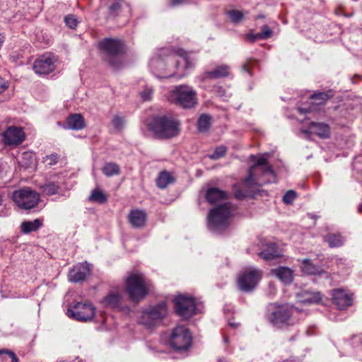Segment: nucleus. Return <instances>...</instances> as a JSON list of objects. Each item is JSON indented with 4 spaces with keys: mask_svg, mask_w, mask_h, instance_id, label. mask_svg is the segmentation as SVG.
<instances>
[{
    "mask_svg": "<svg viewBox=\"0 0 362 362\" xmlns=\"http://www.w3.org/2000/svg\"><path fill=\"white\" fill-rule=\"evenodd\" d=\"M59 160V156L57 154H51L49 156H47L44 158V161L49 165H55Z\"/></svg>",
    "mask_w": 362,
    "mask_h": 362,
    "instance_id": "obj_44",
    "label": "nucleus"
},
{
    "mask_svg": "<svg viewBox=\"0 0 362 362\" xmlns=\"http://www.w3.org/2000/svg\"><path fill=\"white\" fill-rule=\"evenodd\" d=\"M121 301V296L119 293H111L105 297L103 303L105 307L116 308L119 307Z\"/></svg>",
    "mask_w": 362,
    "mask_h": 362,
    "instance_id": "obj_32",
    "label": "nucleus"
},
{
    "mask_svg": "<svg viewBox=\"0 0 362 362\" xmlns=\"http://www.w3.org/2000/svg\"><path fill=\"white\" fill-rule=\"evenodd\" d=\"M153 94V88L148 86L144 88L141 92V96L144 100H148L151 98Z\"/></svg>",
    "mask_w": 362,
    "mask_h": 362,
    "instance_id": "obj_45",
    "label": "nucleus"
},
{
    "mask_svg": "<svg viewBox=\"0 0 362 362\" xmlns=\"http://www.w3.org/2000/svg\"><path fill=\"white\" fill-rule=\"evenodd\" d=\"M100 49L107 55L106 60L115 69L120 66V61L118 54L122 52L123 44L120 40L106 38L99 44Z\"/></svg>",
    "mask_w": 362,
    "mask_h": 362,
    "instance_id": "obj_8",
    "label": "nucleus"
},
{
    "mask_svg": "<svg viewBox=\"0 0 362 362\" xmlns=\"http://www.w3.org/2000/svg\"><path fill=\"white\" fill-rule=\"evenodd\" d=\"M167 313V304L162 302L156 306L144 310L141 313L139 322L146 327H151L161 320Z\"/></svg>",
    "mask_w": 362,
    "mask_h": 362,
    "instance_id": "obj_9",
    "label": "nucleus"
},
{
    "mask_svg": "<svg viewBox=\"0 0 362 362\" xmlns=\"http://www.w3.org/2000/svg\"><path fill=\"white\" fill-rule=\"evenodd\" d=\"M4 37L0 33V47L1 46L4 42Z\"/></svg>",
    "mask_w": 362,
    "mask_h": 362,
    "instance_id": "obj_61",
    "label": "nucleus"
},
{
    "mask_svg": "<svg viewBox=\"0 0 362 362\" xmlns=\"http://www.w3.org/2000/svg\"><path fill=\"white\" fill-rule=\"evenodd\" d=\"M262 272L252 269L241 273L238 279L239 288L244 292H250L257 286L262 279Z\"/></svg>",
    "mask_w": 362,
    "mask_h": 362,
    "instance_id": "obj_14",
    "label": "nucleus"
},
{
    "mask_svg": "<svg viewBox=\"0 0 362 362\" xmlns=\"http://www.w3.org/2000/svg\"><path fill=\"white\" fill-rule=\"evenodd\" d=\"M211 121V116L205 114V132H206L210 128Z\"/></svg>",
    "mask_w": 362,
    "mask_h": 362,
    "instance_id": "obj_49",
    "label": "nucleus"
},
{
    "mask_svg": "<svg viewBox=\"0 0 362 362\" xmlns=\"http://www.w3.org/2000/svg\"><path fill=\"white\" fill-rule=\"evenodd\" d=\"M354 78H358V80H362V76L361 75H355L353 78H352V81H353V83H355L356 81H354Z\"/></svg>",
    "mask_w": 362,
    "mask_h": 362,
    "instance_id": "obj_59",
    "label": "nucleus"
},
{
    "mask_svg": "<svg viewBox=\"0 0 362 362\" xmlns=\"http://www.w3.org/2000/svg\"><path fill=\"white\" fill-rule=\"evenodd\" d=\"M230 68L227 64L216 66L213 70L205 72V75L213 79L222 78L230 75Z\"/></svg>",
    "mask_w": 362,
    "mask_h": 362,
    "instance_id": "obj_26",
    "label": "nucleus"
},
{
    "mask_svg": "<svg viewBox=\"0 0 362 362\" xmlns=\"http://www.w3.org/2000/svg\"><path fill=\"white\" fill-rule=\"evenodd\" d=\"M112 123L115 129L120 131L124 126V119L119 115H115L112 118Z\"/></svg>",
    "mask_w": 362,
    "mask_h": 362,
    "instance_id": "obj_42",
    "label": "nucleus"
},
{
    "mask_svg": "<svg viewBox=\"0 0 362 362\" xmlns=\"http://www.w3.org/2000/svg\"><path fill=\"white\" fill-rule=\"evenodd\" d=\"M298 110L301 114H306L312 111L310 107L309 108L298 107Z\"/></svg>",
    "mask_w": 362,
    "mask_h": 362,
    "instance_id": "obj_54",
    "label": "nucleus"
},
{
    "mask_svg": "<svg viewBox=\"0 0 362 362\" xmlns=\"http://www.w3.org/2000/svg\"><path fill=\"white\" fill-rule=\"evenodd\" d=\"M204 128V115H201L198 120V129L199 132H202Z\"/></svg>",
    "mask_w": 362,
    "mask_h": 362,
    "instance_id": "obj_51",
    "label": "nucleus"
},
{
    "mask_svg": "<svg viewBox=\"0 0 362 362\" xmlns=\"http://www.w3.org/2000/svg\"><path fill=\"white\" fill-rule=\"evenodd\" d=\"M192 334L183 326H177L172 332L170 342L172 347L178 351L187 350L192 344Z\"/></svg>",
    "mask_w": 362,
    "mask_h": 362,
    "instance_id": "obj_11",
    "label": "nucleus"
},
{
    "mask_svg": "<svg viewBox=\"0 0 362 362\" xmlns=\"http://www.w3.org/2000/svg\"><path fill=\"white\" fill-rule=\"evenodd\" d=\"M54 57L50 54L41 56L33 64L35 72L39 75L48 74L55 69Z\"/></svg>",
    "mask_w": 362,
    "mask_h": 362,
    "instance_id": "obj_16",
    "label": "nucleus"
},
{
    "mask_svg": "<svg viewBox=\"0 0 362 362\" xmlns=\"http://www.w3.org/2000/svg\"><path fill=\"white\" fill-rule=\"evenodd\" d=\"M247 39L252 43L255 42L257 40H262V37H259V33H250L247 35Z\"/></svg>",
    "mask_w": 362,
    "mask_h": 362,
    "instance_id": "obj_47",
    "label": "nucleus"
},
{
    "mask_svg": "<svg viewBox=\"0 0 362 362\" xmlns=\"http://www.w3.org/2000/svg\"><path fill=\"white\" fill-rule=\"evenodd\" d=\"M228 325L233 328H238L240 326V323L228 321Z\"/></svg>",
    "mask_w": 362,
    "mask_h": 362,
    "instance_id": "obj_56",
    "label": "nucleus"
},
{
    "mask_svg": "<svg viewBox=\"0 0 362 362\" xmlns=\"http://www.w3.org/2000/svg\"><path fill=\"white\" fill-rule=\"evenodd\" d=\"M270 182L269 180L259 182L252 177V170H248L247 176L244 180L233 185V192L237 199L242 200L247 197H254L259 190V187Z\"/></svg>",
    "mask_w": 362,
    "mask_h": 362,
    "instance_id": "obj_6",
    "label": "nucleus"
},
{
    "mask_svg": "<svg viewBox=\"0 0 362 362\" xmlns=\"http://www.w3.org/2000/svg\"><path fill=\"white\" fill-rule=\"evenodd\" d=\"M301 132L309 136L315 134L321 139H327L330 136V127L327 124L312 122L308 129H303Z\"/></svg>",
    "mask_w": 362,
    "mask_h": 362,
    "instance_id": "obj_20",
    "label": "nucleus"
},
{
    "mask_svg": "<svg viewBox=\"0 0 362 362\" xmlns=\"http://www.w3.org/2000/svg\"><path fill=\"white\" fill-rule=\"evenodd\" d=\"M225 13L228 16L230 21L234 23L238 24L244 18V14L242 11L236 9L226 11Z\"/></svg>",
    "mask_w": 362,
    "mask_h": 362,
    "instance_id": "obj_36",
    "label": "nucleus"
},
{
    "mask_svg": "<svg viewBox=\"0 0 362 362\" xmlns=\"http://www.w3.org/2000/svg\"><path fill=\"white\" fill-rule=\"evenodd\" d=\"M64 23L71 29H75L78 23V21L74 15H68L64 18Z\"/></svg>",
    "mask_w": 362,
    "mask_h": 362,
    "instance_id": "obj_41",
    "label": "nucleus"
},
{
    "mask_svg": "<svg viewBox=\"0 0 362 362\" xmlns=\"http://www.w3.org/2000/svg\"><path fill=\"white\" fill-rule=\"evenodd\" d=\"M25 139V133L22 128L9 127L3 133V141L7 146H18Z\"/></svg>",
    "mask_w": 362,
    "mask_h": 362,
    "instance_id": "obj_17",
    "label": "nucleus"
},
{
    "mask_svg": "<svg viewBox=\"0 0 362 362\" xmlns=\"http://www.w3.org/2000/svg\"><path fill=\"white\" fill-rule=\"evenodd\" d=\"M232 213V204L230 202L216 206L208 214V228L216 232L225 230L229 226Z\"/></svg>",
    "mask_w": 362,
    "mask_h": 362,
    "instance_id": "obj_4",
    "label": "nucleus"
},
{
    "mask_svg": "<svg viewBox=\"0 0 362 362\" xmlns=\"http://www.w3.org/2000/svg\"><path fill=\"white\" fill-rule=\"evenodd\" d=\"M227 151V148L224 146H220L216 147L213 153L208 155V157L211 160H218L221 158L225 156Z\"/></svg>",
    "mask_w": 362,
    "mask_h": 362,
    "instance_id": "obj_38",
    "label": "nucleus"
},
{
    "mask_svg": "<svg viewBox=\"0 0 362 362\" xmlns=\"http://www.w3.org/2000/svg\"><path fill=\"white\" fill-rule=\"evenodd\" d=\"M248 170H252V177L260 182L262 180H268L267 178H262L266 175L271 176L272 179H274L276 177L272 167L269 165L268 159L265 156L259 157ZM269 180L271 181L270 179Z\"/></svg>",
    "mask_w": 362,
    "mask_h": 362,
    "instance_id": "obj_15",
    "label": "nucleus"
},
{
    "mask_svg": "<svg viewBox=\"0 0 362 362\" xmlns=\"http://www.w3.org/2000/svg\"><path fill=\"white\" fill-rule=\"evenodd\" d=\"M228 198L227 192L221 190L216 187H211L207 189L205 193V199L210 203H215Z\"/></svg>",
    "mask_w": 362,
    "mask_h": 362,
    "instance_id": "obj_23",
    "label": "nucleus"
},
{
    "mask_svg": "<svg viewBox=\"0 0 362 362\" xmlns=\"http://www.w3.org/2000/svg\"><path fill=\"white\" fill-rule=\"evenodd\" d=\"M258 255L264 260H273L281 257L278 245L272 242L263 245L262 251Z\"/></svg>",
    "mask_w": 362,
    "mask_h": 362,
    "instance_id": "obj_22",
    "label": "nucleus"
},
{
    "mask_svg": "<svg viewBox=\"0 0 362 362\" xmlns=\"http://www.w3.org/2000/svg\"><path fill=\"white\" fill-rule=\"evenodd\" d=\"M23 159H28L29 160H30V163H26L27 165H30L33 162V154L31 153L25 152V153H23Z\"/></svg>",
    "mask_w": 362,
    "mask_h": 362,
    "instance_id": "obj_50",
    "label": "nucleus"
},
{
    "mask_svg": "<svg viewBox=\"0 0 362 362\" xmlns=\"http://www.w3.org/2000/svg\"><path fill=\"white\" fill-rule=\"evenodd\" d=\"M216 362H230V361H228V359H226V358L224 357H222V358H219Z\"/></svg>",
    "mask_w": 362,
    "mask_h": 362,
    "instance_id": "obj_58",
    "label": "nucleus"
},
{
    "mask_svg": "<svg viewBox=\"0 0 362 362\" xmlns=\"http://www.w3.org/2000/svg\"><path fill=\"white\" fill-rule=\"evenodd\" d=\"M334 96L333 91L329 90L326 92H315L310 97V103L313 105H321Z\"/></svg>",
    "mask_w": 362,
    "mask_h": 362,
    "instance_id": "obj_27",
    "label": "nucleus"
},
{
    "mask_svg": "<svg viewBox=\"0 0 362 362\" xmlns=\"http://www.w3.org/2000/svg\"><path fill=\"white\" fill-rule=\"evenodd\" d=\"M335 13H336L337 15H338V16L343 15V16H346V17H347V16H346V15L344 14V13H342V11L340 10V8H337V9H336V10H335Z\"/></svg>",
    "mask_w": 362,
    "mask_h": 362,
    "instance_id": "obj_57",
    "label": "nucleus"
},
{
    "mask_svg": "<svg viewBox=\"0 0 362 362\" xmlns=\"http://www.w3.org/2000/svg\"><path fill=\"white\" fill-rule=\"evenodd\" d=\"M264 18V15L262 14H259L257 16V18Z\"/></svg>",
    "mask_w": 362,
    "mask_h": 362,
    "instance_id": "obj_63",
    "label": "nucleus"
},
{
    "mask_svg": "<svg viewBox=\"0 0 362 362\" xmlns=\"http://www.w3.org/2000/svg\"><path fill=\"white\" fill-rule=\"evenodd\" d=\"M170 100L184 108H192L197 104L195 91L189 86H176L170 93Z\"/></svg>",
    "mask_w": 362,
    "mask_h": 362,
    "instance_id": "obj_7",
    "label": "nucleus"
},
{
    "mask_svg": "<svg viewBox=\"0 0 362 362\" xmlns=\"http://www.w3.org/2000/svg\"><path fill=\"white\" fill-rule=\"evenodd\" d=\"M293 270L287 267H279L272 269L271 274L280 280L284 284H291L293 280Z\"/></svg>",
    "mask_w": 362,
    "mask_h": 362,
    "instance_id": "obj_21",
    "label": "nucleus"
},
{
    "mask_svg": "<svg viewBox=\"0 0 362 362\" xmlns=\"http://www.w3.org/2000/svg\"><path fill=\"white\" fill-rule=\"evenodd\" d=\"M301 272L307 275H321L324 273V270L319 266L313 264V261L309 259H304L301 261Z\"/></svg>",
    "mask_w": 362,
    "mask_h": 362,
    "instance_id": "obj_25",
    "label": "nucleus"
},
{
    "mask_svg": "<svg viewBox=\"0 0 362 362\" xmlns=\"http://www.w3.org/2000/svg\"><path fill=\"white\" fill-rule=\"evenodd\" d=\"M66 125L67 129L80 130L85 127V121L80 114H73L67 117Z\"/></svg>",
    "mask_w": 362,
    "mask_h": 362,
    "instance_id": "obj_28",
    "label": "nucleus"
},
{
    "mask_svg": "<svg viewBox=\"0 0 362 362\" xmlns=\"http://www.w3.org/2000/svg\"><path fill=\"white\" fill-rule=\"evenodd\" d=\"M173 301L176 313L183 319H189L196 313L197 306L194 298L178 295Z\"/></svg>",
    "mask_w": 362,
    "mask_h": 362,
    "instance_id": "obj_12",
    "label": "nucleus"
},
{
    "mask_svg": "<svg viewBox=\"0 0 362 362\" xmlns=\"http://www.w3.org/2000/svg\"><path fill=\"white\" fill-rule=\"evenodd\" d=\"M330 247H339L344 244L345 238L340 233H328L324 238Z\"/></svg>",
    "mask_w": 362,
    "mask_h": 362,
    "instance_id": "obj_30",
    "label": "nucleus"
},
{
    "mask_svg": "<svg viewBox=\"0 0 362 362\" xmlns=\"http://www.w3.org/2000/svg\"><path fill=\"white\" fill-rule=\"evenodd\" d=\"M243 71H246V72H248L250 74H251L249 69L247 68V66L246 64L243 65Z\"/></svg>",
    "mask_w": 362,
    "mask_h": 362,
    "instance_id": "obj_60",
    "label": "nucleus"
},
{
    "mask_svg": "<svg viewBox=\"0 0 362 362\" xmlns=\"http://www.w3.org/2000/svg\"><path fill=\"white\" fill-rule=\"evenodd\" d=\"M214 91L218 97L224 101L228 100L231 96V94L230 93H227V91L221 86H214Z\"/></svg>",
    "mask_w": 362,
    "mask_h": 362,
    "instance_id": "obj_39",
    "label": "nucleus"
},
{
    "mask_svg": "<svg viewBox=\"0 0 362 362\" xmlns=\"http://www.w3.org/2000/svg\"><path fill=\"white\" fill-rule=\"evenodd\" d=\"M186 1L187 0H171L170 4L172 6H175L185 3Z\"/></svg>",
    "mask_w": 362,
    "mask_h": 362,
    "instance_id": "obj_53",
    "label": "nucleus"
},
{
    "mask_svg": "<svg viewBox=\"0 0 362 362\" xmlns=\"http://www.w3.org/2000/svg\"><path fill=\"white\" fill-rule=\"evenodd\" d=\"M180 122L173 117L156 116L149 124V129L157 139H169L180 134Z\"/></svg>",
    "mask_w": 362,
    "mask_h": 362,
    "instance_id": "obj_3",
    "label": "nucleus"
},
{
    "mask_svg": "<svg viewBox=\"0 0 362 362\" xmlns=\"http://www.w3.org/2000/svg\"><path fill=\"white\" fill-rule=\"evenodd\" d=\"M358 213H362V204H361L358 207Z\"/></svg>",
    "mask_w": 362,
    "mask_h": 362,
    "instance_id": "obj_62",
    "label": "nucleus"
},
{
    "mask_svg": "<svg viewBox=\"0 0 362 362\" xmlns=\"http://www.w3.org/2000/svg\"><path fill=\"white\" fill-rule=\"evenodd\" d=\"M224 341H225V342H227V341H228V337H225V338H224Z\"/></svg>",
    "mask_w": 362,
    "mask_h": 362,
    "instance_id": "obj_64",
    "label": "nucleus"
},
{
    "mask_svg": "<svg viewBox=\"0 0 362 362\" xmlns=\"http://www.w3.org/2000/svg\"><path fill=\"white\" fill-rule=\"evenodd\" d=\"M60 188L59 183L54 182H50L40 186L42 193L47 196L58 194Z\"/></svg>",
    "mask_w": 362,
    "mask_h": 362,
    "instance_id": "obj_33",
    "label": "nucleus"
},
{
    "mask_svg": "<svg viewBox=\"0 0 362 362\" xmlns=\"http://www.w3.org/2000/svg\"><path fill=\"white\" fill-rule=\"evenodd\" d=\"M333 303L339 310H345L353 303V294L343 288H334L331 293Z\"/></svg>",
    "mask_w": 362,
    "mask_h": 362,
    "instance_id": "obj_18",
    "label": "nucleus"
},
{
    "mask_svg": "<svg viewBox=\"0 0 362 362\" xmlns=\"http://www.w3.org/2000/svg\"><path fill=\"white\" fill-rule=\"evenodd\" d=\"M8 81L0 76V93L6 90L8 88Z\"/></svg>",
    "mask_w": 362,
    "mask_h": 362,
    "instance_id": "obj_48",
    "label": "nucleus"
},
{
    "mask_svg": "<svg viewBox=\"0 0 362 362\" xmlns=\"http://www.w3.org/2000/svg\"><path fill=\"white\" fill-rule=\"evenodd\" d=\"M12 199L18 207L30 209L37 205L40 196L35 191L30 188H23L13 192Z\"/></svg>",
    "mask_w": 362,
    "mask_h": 362,
    "instance_id": "obj_10",
    "label": "nucleus"
},
{
    "mask_svg": "<svg viewBox=\"0 0 362 362\" xmlns=\"http://www.w3.org/2000/svg\"><path fill=\"white\" fill-rule=\"evenodd\" d=\"M306 316V313L288 303L278 305L269 316L270 323L275 327L282 329L299 323Z\"/></svg>",
    "mask_w": 362,
    "mask_h": 362,
    "instance_id": "obj_2",
    "label": "nucleus"
},
{
    "mask_svg": "<svg viewBox=\"0 0 362 362\" xmlns=\"http://www.w3.org/2000/svg\"><path fill=\"white\" fill-rule=\"evenodd\" d=\"M146 214L141 210H132L129 214V221L134 228H141L145 225Z\"/></svg>",
    "mask_w": 362,
    "mask_h": 362,
    "instance_id": "obj_24",
    "label": "nucleus"
},
{
    "mask_svg": "<svg viewBox=\"0 0 362 362\" xmlns=\"http://www.w3.org/2000/svg\"><path fill=\"white\" fill-rule=\"evenodd\" d=\"M321 295L320 293H314L312 297L306 298L304 301L308 303H318L321 300Z\"/></svg>",
    "mask_w": 362,
    "mask_h": 362,
    "instance_id": "obj_46",
    "label": "nucleus"
},
{
    "mask_svg": "<svg viewBox=\"0 0 362 362\" xmlns=\"http://www.w3.org/2000/svg\"><path fill=\"white\" fill-rule=\"evenodd\" d=\"M66 314L69 317L76 320L86 322L94 317L95 309L90 303L78 302L73 307L69 308Z\"/></svg>",
    "mask_w": 362,
    "mask_h": 362,
    "instance_id": "obj_13",
    "label": "nucleus"
},
{
    "mask_svg": "<svg viewBox=\"0 0 362 362\" xmlns=\"http://www.w3.org/2000/svg\"><path fill=\"white\" fill-rule=\"evenodd\" d=\"M297 197V194L293 190L287 191L283 197V202L285 204H291Z\"/></svg>",
    "mask_w": 362,
    "mask_h": 362,
    "instance_id": "obj_43",
    "label": "nucleus"
},
{
    "mask_svg": "<svg viewBox=\"0 0 362 362\" xmlns=\"http://www.w3.org/2000/svg\"><path fill=\"white\" fill-rule=\"evenodd\" d=\"M91 265L87 262L81 263L74 267L69 271V281L78 283L85 280L87 276L90 274Z\"/></svg>",
    "mask_w": 362,
    "mask_h": 362,
    "instance_id": "obj_19",
    "label": "nucleus"
},
{
    "mask_svg": "<svg viewBox=\"0 0 362 362\" xmlns=\"http://www.w3.org/2000/svg\"><path fill=\"white\" fill-rule=\"evenodd\" d=\"M174 178L172 175L166 171H162L159 173L156 179V185L160 189L165 188L170 183L173 182Z\"/></svg>",
    "mask_w": 362,
    "mask_h": 362,
    "instance_id": "obj_31",
    "label": "nucleus"
},
{
    "mask_svg": "<svg viewBox=\"0 0 362 362\" xmlns=\"http://www.w3.org/2000/svg\"><path fill=\"white\" fill-rule=\"evenodd\" d=\"M102 171L107 177H112L118 175L120 173V168L115 163H107L103 166Z\"/></svg>",
    "mask_w": 362,
    "mask_h": 362,
    "instance_id": "obj_34",
    "label": "nucleus"
},
{
    "mask_svg": "<svg viewBox=\"0 0 362 362\" xmlns=\"http://www.w3.org/2000/svg\"><path fill=\"white\" fill-rule=\"evenodd\" d=\"M107 197L104 192L98 189H95L92 191L89 201L93 202H97L99 204H104L107 202Z\"/></svg>",
    "mask_w": 362,
    "mask_h": 362,
    "instance_id": "obj_35",
    "label": "nucleus"
},
{
    "mask_svg": "<svg viewBox=\"0 0 362 362\" xmlns=\"http://www.w3.org/2000/svg\"><path fill=\"white\" fill-rule=\"evenodd\" d=\"M151 284L145 276L139 272L129 275L126 280L127 291L130 299L136 303L143 300L151 289Z\"/></svg>",
    "mask_w": 362,
    "mask_h": 362,
    "instance_id": "obj_5",
    "label": "nucleus"
},
{
    "mask_svg": "<svg viewBox=\"0 0 362 362\" xmlns=\"http://www.w3.org/2000/svg\"><path fill=\"white\" fill-rule=\"evenodd\" d=\"M0 362H18L14 352L8 350H0Z\"/></svg>",
    "mask_w": 362,
    "mask_h": 362,
    "instance_id": "obj_37",
    "label": "nucleus"
},
{
    "mask_svg": "<svg viewBox=\"0 0 362 362\" xmlns=\"http://www.w3.org/2000/svg\"><path fill=\"white\" fill-rule=\"evenodd\" d=\"M150 66L158 77L181 78L185 76L184 70L193 66V62L189 54L183 49L170 52L163 49L160 56L151 59Z\"/></svg>",
    "mask_w": 362,
    "mask_h": 362,
    "instance_id": "obj_1",
    "label": "nucleus"
},
{
    "mask_svg": "<svg viewBox=\"0 0 362 362\" xmlns=\"http://www.w3.org/2000/svg\"><path fill=\"white\" fill-rule=\"evenodd\" d=\"M272 35L273 31L267 25L262 26L261 32L259 33V37H262V40H267L271 38Z\"/></svg>",
    "mask_w": 362,
    "mask_h": 362,
    "instance_id": "obj_40",
    "label": "nucleus"
},
{
    "mask_svg": "<svg viewBox=\"0 0 362 362\" xmlns=\"http://www.w3.org/2000/svg\"><path fill=\"white\" fill-rule=\"evenodd\" d=\"M121 5L119 3H115L110 7V9L112 12H117L119 10Z\"/></svg>",
    "mask_w": 362,
    "mask_h": 362,
    "instance_id": "obj_52",
    "label": "nucleus"
},
{
    "mask_svg": "<svg viewBox=\"0 0 362 362\" xmlns=\"http://www.w3.org/2000/svg\"><path fill=\"white\" fill-rule=\"evenodd\" d=\"M42 220L36 218L33 221H23L21 223V229L25 234L37 230L42 226Z\"/></svg>",
    "mask_w": 362,
    "mask_h": 362,
    "instance_id": "obj_29",
    "label": "nucleus"
},
{
    "mask_svg": "<svg viewBox=\"0 0 362 362\" xmlns=\"http://www.w3.org/2000/svg\"><path fill=\"white\" fill-rule=\"evenodd\" d=\"M298 335H299V332H298V331H297L293 336L288 338V341H296L297 339V338L298 337Z\"/></svg>",
    "mask_w": 362,
    "mask_h": 362,
    "instance_id": "obj_55",
    "label": "nucleus"
}]
</instances>
